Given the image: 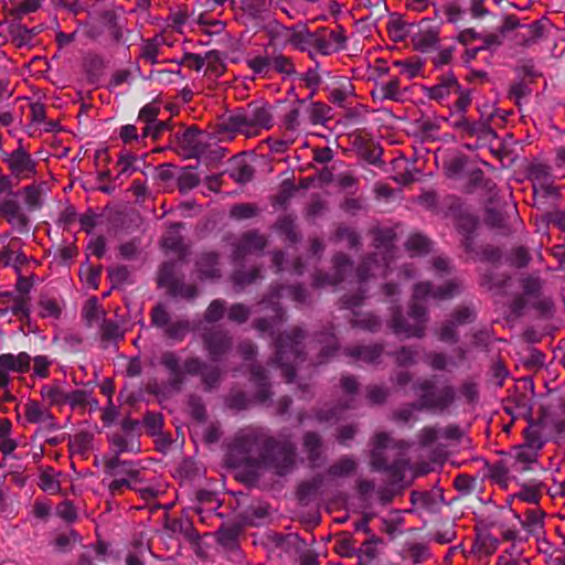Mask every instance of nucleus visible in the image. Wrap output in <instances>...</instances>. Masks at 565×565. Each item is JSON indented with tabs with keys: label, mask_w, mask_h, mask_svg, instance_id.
<instances>
[{
	"label": "nucleus",
	"mask_w": 565,
	"mask_h": 565,
	"mask_svg": "<svg viewBox=\"0 0 565 565\" xmlns=\"http://www.w3.org/2000/svg\"><path fill=\"white\" fill-rule=\"evenodd\" d=\"M266 446H270V436L260 428L248 427L239 430L233 438L226 455V461L234 468L260 467Z\"/></svg>",
	"instance_id": "nucleus-1"
},
{
	"label": "nucleus",
	"mask_w": 565,
	"mask_h": 565,
	"mask_svg": "<svg viewBox=\"0 0 565 565\" xmlns=\"http://www.w3.org/2000/svg\"><path fill=\"white\" fill-rule=\"evenodd\" d=\"M373 445L371 459L374 469L386 471L390 475L391 483L402 481L407 465L404 454L408 444L394 441L386 433H377L374 436Z\"/></svg>",
	"instance_id": "nucleus-2"
},
{
	"label": "nucleus",
	"mask_w": 565,
	"mask_h": 565,
	"mask_svg": "<svg viewBox=\"0 0 565 565\" xmlns=\"http://www.w3.org/2000/svg\"><path fill=\"white\" fill-rule=\"evenodd\" d=\"M306 331L292 327L279 333L275 339V355L271 363L280 367L286 382H291L296 375L295 367L306 360Z\"/></svg>",
	"instance_id": "nucleus-3"
},
{
	"label": "nucleus",
	"mask_w": 565,
	"mask_h": 565,
	"mask_svg": "<svg viewBox=\"0 0 565 565\" xmlns=\"http://www.w3.org/2000/svg\"><path fill=\"white\" fill-rule=\"evenodd\" d=\"M521 294L516 295L510 303V311L515 317H522L526 308H532L540 316L553 313L554 302L544 292V280L535 275H526L519 280Z\"/></svg>",
	"instance_id": "nucleus-4"
},
{
	"label": "nucleus",
	"mask_w": 565,
	"mask_h": 565,
	"mask_svg": "<svg viewBox=\"0 0 565 565\" xmlns=\"http://www.w3.org/2000/svg\"><path fill=\"white\" fill-rule=\"evenodd\" d=\"M271 114L266 106L249 105L247 109L230 115L216 125V134H242L256 137L263 129L271 127Z\"/></svg>",
	"instance_id": "nucleus-5"
},
{
	"label": "nucleus",
	"mask_w": 565,
	"mask_h": 565,
	"mask_svg": "<svg viewBox=\"0 0 565 565\" xmlns=\"http://www.w3.org/2000/svg\"><path fill=\"white\" fill-rule=\"evenodd\" d=\"M428 482L431 483V489L426 491V512L434 515L441 514L440 524L438 519L431 520V522L436 523V529H433L429 533L430 541L440 545L449 544L455 540L456 532L450 516H443V510L446 509V500L443 487L438 486L441 479L439 476H431Z\"/></svg>",
	"instance_id": "nucleus-6"
},
{
	"label": "nucleus",
	"mask_w": 565,
	"mask_h": 565,
	"mask_svg": "<svg viewBox=\"0 0 565 565\" xmlns=\"http://www.w3.org/2000/svg\"><path fill=\"white\" fill-rule=\"evenodd\" d=\"M393 332L403 338L422 337L424 329V289L418 284L415 286L409 311L403 317L396 311L390 323Z\"/></svg>",
	"instance_id": "nucleus-7"
},
{
	"label": "nucleus",
	"mask_w": 565,
	"mask_h": 565,
	"mask_svg": "<svg viewBox=\"0 0 565 565\" xmlns=\"http://www.w3.org/2000/svg\"><path fill=\"white\" fill-rule=\"evenodd\" d=\"M246 65L253 72L254 76L264 79L271 78L273 73L287 77L297 73L292 58L282 53H277L271 56L268 54L250 56L246 58Z\"/></svg>",
	"instance_id": "nucleus-8"
},
{
	"label": "nucleus",
	"mask_w": 565,
	"mask_h": 565,
	"mask_svg": "<svg viewBox=\"0 0 565 565\" xmlns=\"http://www.w3.org/2000/svg\"><path fill=\"white\" fill-rule=\"evenodd\" d=\"M105 33L116 44L122 41L124 26L114 10H102L90 14L85 24V35L92 40H98Z\"/></svg>",
	"instance_id": "nucleus-9"
},
{
	"label": "nucleus",
	"mask_w": 565,
	"mask_h": 565,
	"mask_svg": "<svg viewBox=\"0 0 565 565\" xmlns=\"http://www.w3.org/2000/svg\"><path fill=\"white\" fill-rule=\"evenodd\" d=\"M2 162L6 163L11 179L19 184L31 180L38 174V162L32 154L19 141V147L11 152L2 153Z\"/></svg>",
	"instance_id": "nucleus-10"
},
{
	"label": "nucleus",
	"mask_w": 565,
	"mask_h": 565,
	"mask_svg": "<svg viewBox=\"0 0 565 565\" xmlns=\"http://www.w3.org/2000/svg\"><path fill=\"white\" fill-rule=\"evenodd\" d=\"M455 399L456 391L448 379L437 375L426 379V411L441 414Z\"/></svg>",
	"instance_id": "nucleus-11"
},
{
	"label": "nucleus",
	"mask_w": 565,
	"mask_h": 565,
	"mask_svg": "<svg viewBox=\"0 0 565 565\" xmlns=\"http://www.w3.org/2000/svg\"><path fill=\"white\" fill-rule=\"evenodd\" d=\"M266 454L260 466L274 469L279 476L286 475L295 461V446L288 439H276L270 436V446H266Z\"/></svg>",
	"instance_id": "nucleus-12"
},
{
	"label": "nucleus",
	"mask_w": 565,
	"mask_h": 565,
	"mask_svg": "<svg viewBox=\"0 0 565 565\" xmlns=\"http://www.w3.org/2000/svg\"><path fill=\"white\" fill-rule=\"evenodd\" d=\"M184 366L190 376H200L205 392H212L220 387L223 372L217 365L207 364L199 356H190L184 360Z\"/></svg>",
	"instance_id": "nucleus-13"
},
{
	"label": "nucleus",
	"mask_w": 565,
	"mask_h": 565,
	"mask_svg": "<svg viewBox=\"0 0 565 565\" xmlns=\"http://www.w3.org/2000/svg\"><path fill=\"white\" fill-rule=\"evenodd\" d=\"M332 273L318 271L313 276L312 285L317 288L324 286H337L342 282L353 271V262L351 258L343 254L337 253L332 257Z\"/></svg>",
	"instance_id": "nucleus-14"
},
{
	"label": "nucleus",
	"mask_w": 565,
	"mask_h": 565,
	"mask_svg": "<svg viewBox=\"0 0 565 565\" xmlns=\"http://www.w3.org/2000/svg\"><path fill=\"white\" fill-rule=\"evenodd\" d=\"M204 349L214 361L220 360L233 347V339L228 331L220 328H210L202 333Z\"/></svg>",
	"instance_id": "nucleus-15"
},
{
	"label": "nucleus",
	"mask_w": 565,
	"mask_h": 565,
	"mask_svg": "<svg viewBox=\"0 0 565 565\" xmlns=\"http://www.w3.org/2000/svg\"><path fill=\"white\" fill-rule=\"evenodd\" d=\"M267 237L256 230L244 232L233 244V258L244 260L247 255L260 254L267 246Z\"/></svg>",
	"instance_id": "nucleus-16"
},
{
	"label": "nucleus",
	"mask_w": 565,
	"mask_h": 565,
	"mask_svg": "<svg viewBox=\"0 0 565 565\" xmlns=\"http://www.w3.org/2000/svg\"><path fill=\"white\" fill-rule=\"evenodd\" d=\"M160 364L168 372V387L173 392H180L185 383L188 372H185L184 361L173 351H166L160 356Z\"/></svg>",
	"instance_id": "nucleus-17"
},
{
	"label": "nucleus",
	"mask_w": 565,
	"mask_h": 565,
	"mask_svg": "<svg viewBox=\"0 0 565 565\" xmlns=\"http://www.w3.org/2000/svg\"><path fill=\"white\" fill-rule=\"evenodd\" d=\"M281 288H270L268 294L264 296L260 303L270 308L275 315L271 318H258L253 322V327L260 333L269 332L274 326L285 321V311L279 305V292Z\"/></svg>",
	"instance_id": "nucleus-18"
},
{
	"label": "nucleus",
	"mask_w": 565,
	"mask_h": 565,
	"mask_svg": "<svg viewBox=\"0 0 565 565\" xmlns=\"http://www.w3.org/2000/svg\"><path fill=\"white\" fill-rule=\"evenodd\" d=\"M0 217L4 218L19 233L29 232L31 220L15 199L10 198L2 201Z\"/></svg>",
	"instance_id": "nucleus-19"
},
{
	"label": "nucleus",
	"mask_w": 565,
	"mask_h": 565,
	"mask_svg": "<svg viewBox=\"0 0 565 565\" xmlns=\"http://www.w3.org/2000/svg\"><path fill=\"white\" fill-rule=\"evenodd\" d=\"M416 29L419 30L417 25L406 23L399 18H393L387 22V32L392 41L402 42L409 39L411 44L415 49L422 50L424 46V36L418 34Z\"/></svg>",
	"instance_id": "nucleus-20"
},
{
	"label": "nucleus",
	"mask_w": 565,
	"mask_h": 565,
	"mask_svg": "<svg viewBox=\"0 0 565 565\" xmlns=\"http://www.w3.org/2000/svg\"><path fill=\"white\" fill-rule=\"evenodd\" d=\"M203 132L195 126H191L175 134V142L182 153L186 157H195L203 151L201 140Z\"/></svg>",
	"instance_id": "nucleus-21"
},
{
	"label": "nucleus",
	"mask_w": 565,
	"mask_h": 565,
	"mask_svg": "<svg viewBox=\"0 0 565 565\" xmlns=\"http://www.w3.org/2000/svg\"><path fill=\"white\" fill-rule=\"evenodd\" d=\"M195 269L198 277L201 280L206 279H220L222 270L220 267V255L216 252H203L201 253L195 262Z\"/></svg>",
	"instance_id": "nucleus-22"
},
{
	"label": "nucleus",
	"mask_w": 565,
	"mask_h": 565,
	"mask_svg": "<svg viewBox=\"0 0 565 565\" xmlns=\"http://www.w3.org/2000/svg\"><path fill=\"white\" fill-rule=\"evenodd\" d=\"M11 312L18 320L24 321L30 318V308H26V301L17 298L11 291L0 292V316L3 317Z\"/></svg>",
	"instance_id": "nucleus-23"
},
{
	"label": "nucleus",
	"mask_w": 565,
	"mask_h": 565,
	"mask_svg": "<svg viewBox=\"0 0 565 565\" xmlns=\"http://www.w3.org/2000/svg\"><path fill=\"white\" fill-rule=\"evenodd\" d=\"M250 382L256 386V393L254 398L258 403H265L273 396L270 391V383L268 382V375L266 370L259 364H253L249 367Z\"/></svg>",
	"instance_id": "nucleus-24"
},
{
	"label": "nucleus",
	"mask_w": 565,
	"mask_h": 565,
	"mask_svg": "<svg viewBox=\"0 0 565 565\" xmlns=\"http://www.w3.org/2000/svg\"><path fill=\"white\" fill-rule=\"evenodd\" d=\"M28 262L25 254L22 252V241L13 237L9 243L0 249V263L3 266L19 267Z\"/></svg>",
	"instance_id": "nucleus-25"
},
{
	"label": "nucleus",
	"mask_w": 565,
	"mask_h": 565,
	"mask_svg": "<svg viewBox=\"0 0 565 565\" xmlns=\"http://www.w3.org/2000/svg\"><path fill=\"white\" fill-rule=\"evenodd\" d=\"M499 540L492 534L480 531L477 532L470 553L478 558L493 555L498 548Z\"/></svg>",
	"instance_id": "nucleus-26"
},
{
	"label": "nucleus",
	"mask_w": 565,
	"mask_h": 565,
	"mask_svg": "<svg viewBox=\"0 0 565 565\" xmlns=\"http://www.w3.org/2000/svg\"><path fill=\"white\" fill-rule=\"evenodd\" d=\"M24 416L29 423H46L50 429L54 430L57 428L53 414L49 409L42 408L36 401H29L24 405Z\"/></svg>",
	"instance_id": "nucleus-27"
},
{
	"label": "nucleus",
	"mask_w": 565,
	"mask_h": 565,
	"mask_svg": "<svg viewBox=\"0 0 565 565\" xmlns=\"http://www.w3.org/2000/svg\"><path fill=\"white\" fill-rule=\"evenodd\" d=\"M511 457L513 459L511 468L518 472H524L530 470L531 466L537 461L539 452L518 445L512 448Z\"/></svg>",
	"instance_id": "nucleus-28"
},
{
	"label": "nucleus",
	"mask_w": 565,
	"mask_h": 565,
	"mask_svg": "<svg viewBox=\"0 0 565 565\" xmlns=\"http://www.w3.org/2000/svg\"><path fill=\"white\" fill-rule=\"evenodd\" d=\"M280 34L299 51L303 52L310 46L311 33L305 26L301 30L297 26H280Z\"/></svg>",
	"instance_id": "nucleus-29"
},
{
	"label": "nucleus",
	"mask_w": 565,
	"mask_h": 565,
	"mask_svg": "<svg viewBox=\"0 0 565 565\" xmlns=\"http://www.w3.org/2000/svg\"><path fill=\"white\" fill-rule=\"evenodd\" d=\"M31 356L26 352H20L18 355L11 353L0 354V366L8 372L26 373L31 367Z\"/></svg>",
	"instance_id": "nucleus-30"
},
{
	"label": "nucleus",
	"mask_w": 565,
	"mask_h": 565,
	"mask_svg": "<svg viewBox=\"0 0 565 565\" xmlns=\"http://www.w3.org/2000/svg\"><path fill=\"white\" fill-rule=\"evenodd\" d=\"M344 353L365 363H375L383 353V347L380 344L355 345L345 348Z\"/></svg>",
	"instance_id": "nucleus-31"
},
{
	"label": "nucleus",
	"mask_w": 565,
	"mask_h": 565,
	"mask_svg": "<svg viewBox=\"0 0 565 565\" xmlns=\"http://www.w3.org/2000/svg\"><path fill=\"white\" fill-rule=\"evenodd\" d=\"M340 390L344 397L340 399L341 408L349 409L353 407L354 398L360 391V383L354 375H342L340 379Z\"/></svg>",
	"instance_id": "nucleus-32"
},
{
	"label": "nucleus",
	"mask_w": 565,
	"mask_h": 565,
	"mask_svg": "<svg viewBox=\"0 0 565 565\" xmlns=\"http://www.w3.org/2000/svg\"><path fill=\"white\" fill-rule=\"evenodd\" d=\"M45 183L33 182L23 186L19 193L23 196L24 204L29 211L40 210L43 205L42 194Z\"/></svg>",
	"instance_id": "nucleus-33"
},
{
	"label": "nucleus",
	"mask_w": 565,
	"mask_h": 565,
	"mask_svg": "<svg viewBox=\"0 0 565 565\" xmlns=\"http://www.w3.org/2000/svg\"><path fill=\"white\" fill-rule=\"evenodd\" d=\"M531 178L541 185L545 193L552 194L555 191L553 185L552 169L545 163H536L530 168Z\"/></svg>",
	"instance_id": "nucleus-34"
},
{
	"label": "nucleus",
	"mask_w": 565,
	"mask_h": 565,
	"mask_svg": "<svg viewBox=\"0 0 565 565\" xmlns=\"http://www.w3.org/2000/svg\"><path fill=\"white\" fill-rule=\"evenodd\" d=\"M462 433L457 425H449L445 428L426 427V448L429 444L439 439L460 440Z\"/></svg>",
	"instance_id": "nucleus-35"
},
{
	"label": "nucleus",
	"mask_w": 565,
	"mask_h": 565,
	"mask_svg": "<svg viewBox=\"0 0 565 565\" xmlns=\"http://www.w3.org/2000/svg\"><path fill=\"white\" fill-rule=\"evenodd\" d=\"M303 449L307 452L308 460L317 465L322 454V439L316 431H307L303 435Z\"/></svg>",
	"instance_id": "nucleus-36"
},
{
	"label": "nucleus",
	"mask_w": 565,
	"mask_h": 565,
	"mask_svg": "<svg viewBox=\"0 0 565 565\" xmlns=\"http://www.w3.org/2000/svg\"><path fill=\"white\" fill-rule=\"evenodd\" d=\"M109 443L117 455L122 452H138L140 450V445L135 440L134 436L114 433L109 437Z\"/></svg>",
	"instance_id": "nucleus-37"
},
{
	"label": "nucleus",
	"mask_w": 565,
	"mask_h": 565,
	"mask_svg": "<svg viewBox=\"0 0 565 565\" xmlns=\"http://www.w3.org/2000/svg\"><path fill=\"white\" fill-rule=\"evenodd\" d=\"M40 395L50 406L62 407L66 405L67 392L57 383L43 385L40 390Z\"/></svg>",
	"instance_id": "nucleus-38"
},
{
	"label": "nucleus",
	"mask_w": 565,
	"mask_h": 565,
	"mask_svg": "<svg viewBox=\"0 0 565 565\" xmlns=\"http://www.w3.org/2000/svg\"><path fill=\"white\" fill-rule=\"evenodd\" d=\"M459 291L458 282L450 280L445 285L435 287L433 284L426 281V297H431L437 300L451 299Z\"/></svg>",
	"instance_id": "nucleus-39"
},
{
	"label": "nucleus",
	"mask_w": 565,
	"mask_h": 565,
	"mask_svg": "<svg viewBox=\"0 0 565 565\" xmlns=\"http://www.w3.org/2000/svg\"><path fill=\"white\" fill-rule=\"evenodd\" d=\"M100 340L104 343V348L110 342H117L124 339V332L120 330L118 323L110 319H103L99 327Z\"/></svg>",
	"instance_id": "nucleus-40"
},
{
	"label": "nucleus",
	"mask_w": 565,
	"mask_h": 565,
	"mask_svg": "<svg viewBox=\"0 0 565 565\" xmlns=\"http://www.w3.org/2000/svg\"><path fill=\"white\" fill-rule=\"evenodd\" d=\"M241 533L242 526L239 524H227L220 527L216 539L221 545L233 548L237 544Z\"/></svg>",
	"instance_id": "nucleus-41"
},
{
	"label": "nucleus",
	"mask_w": 565,
	"mask_h": 565,
	"mask_svg": "<svg viewBox=\"0 0 565 565\" xmlns=\"http://www.w3.org/2000/svg\"><path fill=\"white\" fill-rule=\"evenodd\" d=\"M334 243L347 242L349 248H359L361 246L360 235L345 225H339L330 238Z\"/></svg>",
	"instance_id": "nucleus-42"
},
{
	"label": "nucleus",
	"mask_w": 565,
	"mask_h": 565,
	"mask_svg": "<svg viewBox=\"0 0 565 565\" xmlns=\"http://www.w3.org/2000/svg\"><path fill=\"white\" fill-rule=\"evenodd\" d=\"M345 409L341 408V402L334 406H323L313 411V417L320 424L337 423Z\"/></svg>",
	"instance_id": "nucleus-43"
},
{
	"label": "nucleus",
	"mask_w": 565,
	"mask_h": 565,
	"mask_svg": "<svg viewBox=\"0 0 565 565\" xmlns=\"http://www.w3.org/2000/svg\"><path fill=\"white\" fill-rule=\"evenodd\" d=\"M36 34L38 32L35 29H28L21 24L11 29L12 42L19 49L23 46H31Z\"/></svg>",
	"instance_id": "nucleus-44"
},
{
	"label": "nucleus",
	"mask_w": 565,
	"mask_h": 565,
	"mask_svg": "<svg viewBox=\"0 0 565 565\" xmlns=\"http://www.w3.org/2000/svg\"><path fill=\"white\" fill-rule=\"evenodd\" d=\"M39 316L41 318H60L62 308L57 300L45 295H41L39 298Z\"/></svg>",
	"instance_id": "nucleus-45"
},
{
	"label": "nucleus",
	"mask_w": 565,
	"mask_h": 565,
	"mask_svg": "<svg viewBox=\"0 0 565 565\" xmlns=\"http://www.w3.org/2000/svg\"><path fill=\"white\" fill-rule=\"evenodd\" d=\"M163 42L164 40L161 35H156L154 38L145 41L141 46L140 57L151 64H156L158 62L157 57Z\"/></svg>",
	"instance_id": "nucleus-46"
},
{
	"label": "nucleus",
	"mask_w": 565,
	"mask_h": 565,
	"mask_svg": "<svg viewBox=\"0 0 565 565\" xmlns=\"http://www.w3.org/2000/svg\"><path fill=\"white\" fill-rule=\"evenodd\" d=\"M332 108L321 102L312 103L309 107V119L312 125H324L332 118Z\"/></svg>",
	"instance_id": "nucleus-47"
},
{
	"label": "nucleus",
	"mask_w": 565,
	"mask_h": 565,
	"mask_svg": "<svg viewBox=\"0 0 565 565\" xmlns=\"http://www.w3.org/2000/svg\"><path fill=\"white\" fill-rule=\"evenodd\" d=\"M484 223L491 228L500 230L503 235L511 233L504 214L495 209H488L486 211Z\"/></svg>",
	"instance_id": "nucleus-48"
},
{
	"label": "nucleus",
	"mask_w": 565,
	"mask_h": 565,
	"mask_svg": "<svg viewBox=\"0 0 565 565\" xmlns=\"http://www.w3.org/2000/svg\"><path fill=\"white\" fill-rule=\"evenodd\" d=\"M532 259L529 249L524 246H515L511 248L505 257L507 263L515 268L526 267Z\"/></svg>",
	"instance_id": "nucleus-49"
},
{
	"label": "nucleus",
	"mask_w": 565,
	"mask_h": 565,
	"mask_svg": "<svg viewBox=\"0 0 565 565\" xmlns=\"http://www.w3.org/2000/svg\"><path fill=\"white\" fill-rule=\"evenodd\" d=\"M260 277V268L253 267L249 270H235L232 275V281L234 286L239 287V289H243L244 287L255 282Z\"/></svg>",
	"instance_id": "nucleus-50"
},
{
	"label": "nucleus",
	"mask_w": 565,
	"mask_h": 565,
	"mask_svg": "<svg viewBox=\"0 0 565 565\" xmlns=\"http://www.w3.org/2000/svg\"><path fill=\"white\" fill-rule=\"evenodd\" d=\"M373 237L374 247L388 253L393 247L396 234L392 228H377L373 232Z\"/></svg>",
	"instance_id": "nucleus-51"
},
{
	"label": "nucleus",
	"mask_w": 565,
	"mask_h": 565,
	"mask_svg": "<svg viewBox=\"0 0 565 565\" xmlns=\"http://www.w3.org/2000/svg\"><path fill=\"white\" fill-rule=\"evenodd\" d=\"M426 360L434 371H450V367H455L456 362L443 352H430L426 354Z\"/></svg>",
	"instance_id": "nucleus-52"
},
{
	"label": "nucleus",
	"mask_w": 565,
	"mask_h": 565,
	"mask_svg": "<svg viewBox=\"0 0 565 565\" xmlns=\"http://www.w3.org/2000/svg\"><path fill=\"white\" fill-rule=\"evenodd\" d=\"M543 515L541 510H527L524 514V520L521 522L523 529L529 533L539 534L543 529Z\"/></svg>",
	"instance_id": "nucleus-53"
},
{
	"label": "nucleus",
	"mask_w": 565,
	"mask_h": 565,
	"mask_svg": "<svg viewBox=\"0 0 565 565\" xmlns=\"http://www.w3.org/2000/svg\"><path fill=\"white\" fill-rule=\"evenodd\" d=\"M457 88L458 83L456 78L454 76H448L447 78L443 79L440 84L429 88L428 94L431 99L441 100L448 96L452 89L457 90Z\"/></svg>",
	"instance_id": "nucleus-54"
},
{
	"label": "nucleus",
	"mask_w": 565,
	"mask_h": 565,
	"mask_svg": "<svg viewBox=\"0 0 565 565\" xmlns=\"http://www.w3.org/2000/svg\"><path fill=\"white\" fill-rule=\"evenodd\" d=\"M190 331V322L188 320L171 321L163 330V334L174 341H182Z\"/></svg>",
	"instance_id": "nucleus-55"
},
{
	"label": "nucleus",
	"mask_w": 565,
	"mask_h": 565,
	"mask_svg": "<svg viewBox=\"0 0 565 565\" xmlns=\"http://www.w3.org/2000/svg\"><path fill=\"white\" fill-rule=\"evenodd\" d=\"M93 435L88 431H79L70 441L73 454L84 455L92 448Z\"/></svg>",
	"instance_id": "nucleus-56"
},
{
	"label": "nucleus",
	"mask_w": 565,
	"mask_h": 565,
	"mask_svg": "<svg viewBox=\"0 0 565 565\" xmlns=\"http://www.w3.org/2000/svg\"><path fill=\"white\" fill-rule=\"evenodd\" d=\"M259 212V209L254 203H238L234 204L230 210V217L242 221L255 217Z\"/></svg>",
	"instance_id": "nucleus-57"
},
{
	"label": "nucleus",
	"mask_w": 565,
	"mask_h": 565,
	"mask_svg": "<svg viewBox=\"0 0 565 565\" xmlns=\"http://www.w3.org/2000/svg\"><path fill=\"white\" fill-rule=\"evenodd\" d=\"M168 294L172 297H181L184 299H194L198 295L195 285L185 284L183 278L180 277L172 287L168 289Z\"/></svg>",
	"instance_id": "nucleus-58"
},
{
	"label": "nucleus",
	"mask_w": 565,
	"mask_h": 565,
	"mask_svg": "<svg viewBox=\"0 0 565 565\" xmlns=\"http://www.w3.org/2000/svg\"><path fill=\"white\" fill-rule=\"evenodd\" d=\"M179 278L175 273L174 264L164 263L159 269L157 281L160 287H164L168 290Z\"/></svg>",
	"instance_id": "nucleus-59"
},
{
	"label": "nucleus",
	"mask_w": 565,
	"mask_h": 565,
	"mask_svg": "<svg viewBox=\"0 0 565 565\" xmlns=\"http://www.w3.org/2000/svg\"><path fill=\"white\" fill-rule=\"evenodd\" d=\"M524 441L521 444V446L532 449L536 452H539L544 441L542 439L540 430L534 426H529L523 431Z\"/></svg>",
	"instance_id": "nucleus-60"
},
{
	"label": "nucleus",
	"mask_w": 565,
	"mask_h": 565,
	"mask_svg": "<svg viewBox=\"0 0 565 565\" xmlns=\"http://www.w3.org/2000/svg\"><path fill=\"white\" fill-rule=\"evenodd\" d=\"M230 175L236 183L244 184L253 179L254 168L244 161H239L232 168Z\"/></svg>",
	"instance_id": "nucleus-61"
},
{
	"label": "nucleus",
	"mask_w": 565,
	"mask_h": 565,
	"mask_svg": "<svg viewBox=\"0 0 565 565\" xmlns=\"http://www.w3.org/2000/svg\"><path fill=\"white\" fill-rule=\"evenodd\" d=\"M489 477L495 483L507 487L509 482V467L503 460H499L489 467Z\"/></svg>",
	"instance_id": "nucleus-62"
},
{
	"label": "nucleus",
	"mask_w": 565,
	"mask_h": 565,
	"mask_svg": "<svg viewBox=\"0 0 565 565\" xmlns=\"http://www.w3.org/2000/svg\"><path fill=\"white\" fill-rule=\"evenodd\" d=\"M226 311V301L223 299L213 300L204 312V320L209 323L220 321Z\"/></svg>",
	"instance_id": "nucleus-63"
},
{
	"label": "nucleus",
	"mask_w": 565,
	"mask_h": 565,
	"mask_svg": "<svg viewBox=\"0 0 565 565\" xmlns=\"http://www.w3.org/2000/svg\"><path fill=\"white\" fill-rule=\"evenodd\" d=\"M381 265L375 259L374 255H370L361 262L359 267L356 268V276L360 281H365L370 277L374 276V270L380 268Z\"/></svg>",
	"instance_id": "nucleus-64"
}]
</instances>
